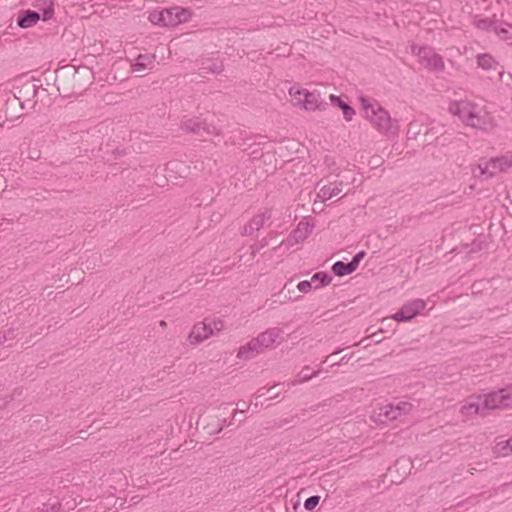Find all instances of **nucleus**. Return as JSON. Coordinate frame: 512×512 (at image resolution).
<instances>
[{"label":"nucleus","mask_w":512,"mask_h":512,"mask_svg":"<svg viewBox=\"0 0 512 512\" xmlns=\"http://www.w3.org/2000/svg\"><path fill=\"white\" fill-rule=\"evenodd\" d=\"M448 111L458 117L465 126L485 132H490L496 127V121L492 114L470 100L451 101Z\"/></svg>","instance_id":"nucleus-1"},{"label":"nucleus","mask_w":512,"mask_h":512,"mask_svg":"<svg viewBox=\"0 0 512 512\" xmlns=\"http://www.w3.org/2000/svg\"><path fill=\"white\" fill-rule=\"evenodd\" d=\"M359 101L365 111L366 118L380 133L387 134L397 130L398 127L393 125L389 112L379 103L364 96H361Z\"/></svg>","instance_id":"nucleus-2"},{"label":"nucleus","mask_w":512,"mask_h":512,"mask_svg":"<svg viewBox=\"0 0 512 512\" xmlns=\"http://www.w3.org/2000/svg\"><path fill=\"white\" fill-rule=\"evenodd\" d=\"M191 17V11L188 8L173 6L161 11L154 10L149 14L148 19L151 23L159 26H177L186 22Z\"/></svg>","instance_id":"nucleus-3"},{"label":"nucleus","mask_w":512,"mask_h":512,"mask_svg":"<svg viewBox=\"0 0 512 512\" xmlns=\"http://www.w3.org/2000/svg\"><path fill=\"white\" fill-rule=\"evenodd\" d=\"M512 166V160L508 157H494L489 160H481L478 166L472 170L475 177L489 179L497 173L506 171Z\"/></svg>","instance_id":"nucleus-4"},{"label":"nucleus","mask_w":512,"mask_h":512,"mask_svg":"<svg viewBox=\"0 0 512 512\" xmlns=\"http://www.w3.org/2000/svg\"><path fill=\"white\" fill-rule=\"evenodd\" d=\"M290 95L294 97L298 105H301L305 110L316 111L325 110L327 103L321 99V95L318 91H309L307 89H296L292 87L290 89Z\"/></svg>","instance_id":"nucleus-5"},{"label":"nucleus","mask_w":512,"mask_h":512,"mask_svg":"<svg viewBox=\"0 0 512 512\" xmlns=\"http://www.w3.org/2000/svg\"><path fill=\"white\" fill-rule=\"evenodd\" d=\"M481 402L486 414L490 410L510 406L512 404V386L481 395Z\"/></svg>","instance_id":"nucleus-6"},{"label":"nucleus","mask_w":512,"mask_h":512,"mask_svg":"<svg viewBox=\"0 0 512 512\" xmlns=\"http://www.w3.org/2000/svg\"><path fill=\"white\" fill-rule=\"evenodd\" d=\"M53 15V2H50V5L41 9L40 11L30 9L20 10L17 15L16 23L21 28H30L35 26L40 19L46 21L51 19Z\"/></svg>","instance_id":"nucleus-7"},{"label":"nucleus","mask_w":512,"mask_h":512,"mask_svg":"<svg viewBox=\"0 0 512 512\" xmlns=\"http://www.w3.org/2000/svg\"><path fill=\"white\" fill-rule=\"evenodd\" d=\"M180 128L186 133H192L199 137L218 134V130L214 125L201 120L199 117L184 116L181 120Z\"/></svg>","instance_id":"nucleus-8"},{"label":"nucleus","mask_w":512,"mask_h":512,"mask_svg":"<svg viewBox=\"0 0 512 512\" xmlns=\"http://www.w3.org/2000/svg\"><path fill=\"white\" fill-rule=\"evenodd\" d=\"M222 327L221 321H210L208 322L207 319L203 322H199L195 324L191 330V332L188 335V339L190 343L192 344H198L205 339H207L209 336H211L214 332V330H220Z\"/></svg>","instance_id":"nucleus-9"},{"label":"nucleus","mask_w":512,"mask_h":512,"mask_svg":"<svg viewBox=\"0 0 512 512\" xmlns=\"http://www.w3.org/2000/svg\"><path fill=\"white\" fill-rule=\"evenodd\" d=\"M426 307L422 299H414L405 303L394 315L393 319L398 322H407L421 314Z\"/></svg>","instance_id":"nucleus-10"},{"label":"nucleus","mask_w":512,"mask_h":512,"mask_svg":"<svg viewBox=\"0 0 512 512\" xmlns=\"http://www.w3.org/2000/svg\"><path fill=\"white\" fill-rule=\"evenodd\" d=\"M412 52L425 62L427 67L435 71H442L444 69L442 57L435 53L432 48L412 46Z\"/></svg>","instance_id":"nucleus-11"},{"label":"nucleus","mask_w":512,"mask_h":512,"mask_svg":"<svg viewBox=\"0 0 512 512\" xmlns=\"http://www.w3.org/2000/svg\"><path fill=\"white\" fill-rule=\"evenodd\" d=\"M273 210L265 208L260 210L249 222L243 227L242 235L250 236L259 231L265 223L272 218Z\"/></svg>","instance_id":"nucleus-12"},{"label":"nucleus","mask_w":512,"mask_h":512,"mask_svg":"<svg viewBox=\"0 0 512 512\" xmlns=\"http://www.w3.org/2000/svg\"><path fill=\"white\" fill-rule=\"evenodd\" d=\"M460 412L466 417L472 415L485 416L486 413L481 402V395L469 397L466 403L461 407Z\"/></svg>","instance_id":"nucleus-13"},{"label":"nucleus","mask_w":512,"mask_h":512,"mask_svg":"<svg viewBox=\"0 0 512 512\" xmlns=\"http://www.w3.org/2000/svg\"><path fill=\"white\" fill-rule=\"evenodd\" d=\"M263 351L264 349L260 347L257 338H253L247 344L239 348L237 357L239 359L249 360L262 353Z\"/></svg>","instance_id":"nucleus-14"},{"label":"nucleus","mask_w":512,"mask_h":512,"mask_svg":"<svg viewBox=\"0 0 512 512\" xmlns=\"http://www.w3.org/2000/svg\"><path fill=\"white\" fill-rule=\"evenodd\" d=\"M18 109H23L21 101L15 96H9L5 100V122L12 123L14 120L20 118L23 114L16 115L14 113V110Z\"/></svg>","instance_id":"nucleus-15"},{"label":"nucleus","mask_w":512,"mask_h":512,"mask_svg":"<svg viewBox=\"0 0 512 512\" xmlns=\"http://www.w3.org/2000/svg\"><path fill=\"white\" fill-rule=\"evenodd\" d=\"M281 335V330L279 328H270L266 331L260 333L256 338L259 342L260 347L264 350L273 346L276 342L277 338Z\"/></svg>","instance_id":"nucleus-16"},{"label":"nucleus","mask_w":512,"mask_h":512,"mask_svg":"<svg viewBox=\"0 0 512 512\" xmlns=\"http://www.w3.org/2000/svg\"><path fill=\"white\" fill-rule=\"evenodd\" d=\"M329 98H330L332 105H334L342 110L343 116L346 121H351L353 119V116L355 115V110L352 106H350L340 96L331 94L329 96Z\"/></svg>","instance_id":"nucleus-17"},{"label":"nucleus","mask_w":512,"mask_h":512,"mask_svg":"<svg viewBox=\"0 0 512 512\" xmlns=\"http://www.w3.org/2000/svg\"><path fill=\"white\" fill-rule=\"evenodd\" d=\"M200 69L205 72L220 74L224 70V64L218 58H203L200 61Z\"/></svg>","instance_id":"nucleus-18"},{"label":"nucleus","mask_w":512,"mask_h":512,"mask_svg":"<svg viewBox=\"0 0 512 512\" xmlns=\"http://www.w3.org/2000/svg\"><path fill=\"white\" fill-rule=\"evenodd\" d=\"M154 54H140L136 57L135 62L132 64L134 71H142L144 69H152L155 62Z\"/></svg>","instance_id":"nucleus-19"},{"label":"nucleus","mask_w":512,"mask_h":512,"mask_svg":"<svg viewBox=\"0 0 512 512\" xmlns=\"http://www.w3.org/2000/svg\"><path fill=\"white\" fill-rule=\"evenodd\" d=\"M313 224H310L308 221H300L297 227L292 231L293 237L298 238L301 242L304 241L313 230Z\"/></svg>","instance_id":"nucleus-20"},{"label":"nucleus","mask_w":512,"mask_h":512,"mask_svg":"<svg viewBox=\"0 0 512 512\" xmlns=\"http://www.w3.org/2000/svg\"><path fill=\"white\" fill-rule=\"evenodd\" d=\"M378 417L381 422L393 421L399 417V412H396L394 404L391 403L379 408Z\"/></svg>","instance_id":"nucleus-21"},{"label":"nucleus","mask_w":512,"mask_h":512,"mask_svg":"<svg viewBox=\"0 0 512 512\" xmlns=\"http://www.w3.org/2000/svg\"><path fill=\"white\" fill-rule=\"evenodd\" d=\"M341 191V184L338 185L330 183L328 185H324L320 189L318 196L321 197L324 201H326L331 199L333 196L338 195L339 193H341Z\"/></svg>","instance_id":"nucleus-22"},{"label":"nucleus","mask_w":512,"mask_h":512,"mask_svg":"<svg viewBox=\"0 0 512 512\" xmlns=\"http://www.w3.org/2000/svg\"><path fill=\"white\" fill-rule=\"evenodd\" d=\"M331 270L336 276H345L353 273L356 268L352 265L351 262L345 263L343 261H336L332 265Z\"/></svg>","instance_id":"nucleus-23"},{"label":"nucleus","mask_w":512,"mask_h":512,"mask_svg":"<svg viewBox=\"0 0 512 512\" xmlns=\"http://www.w3.org/2000/svg\"><path fill=\"white\" fill-rule=\"evenodd\" d=\"M494 32L502 39V40H510L512 39V25L500 20H497L496 26L494 28Z\"/></svg>","instance_id":"nucleus-24"},{"label":"nucleus","mask_w":512,"mask_h":512,"mask_svg":"<svg viewBox=\"0 0 512 512\" xmlns=\"http://www.w3.org/2000/svg\"><path fill=\"white\" fill-rule=\"evenodd\" d=\"M477 64L484 70H495L498 62L490 54H479L477 56Z\"/></svg>","instance_id":"nucleus-25"},{"label":"nucleus","mask_w":512,"mask_h":512,"mask_svg":"<svg viewBox=\"0 0 512 512\" xmlns=\"http://www.w3.org/2000/svg\"><path fill=\"white\" fill-rule=\"evenodd\" d=\"M61 510L62 504L57 499H49L37 507V512H60Z\"/></svg>","instance_id":"nucleus-26"},{"label":"nucleus","mask_w":512,"mask_h":512,"mask_svg":"<svg viewBox=\"0 0 512 512\" xmlns=\"http://www.w3.org/2000/svg\"><path fill=\"white\" fill-rule=\"evenodd\" d=\"M310 367L305 366L303 369L298 373L297 379L292 382V385H295L296 383H303L309 381L312 377L317 376L320 373V370H316L313 372H309Z\"/></svg>","instance_id":"nucleus-27"},{"label":"nucleus","mask_w":512,"mask_h":512,"mask_svg":"<svg viewBox=\"0 0 512 512\" xmlns=\"http://www.w3.org/2000/svg\"><path fill=\"white\" fill-rule=\"evenodd\" d=\"M311 281L312 282H316V281L319 282V285L315 286V289H317V288L324 287V286L330 284V282L332 281V276L329 273H327V272H323V271L316 272L312 276Z\"/></svg>","instance_id":"nucleus-28"},{"label":"nucleus","mask_w":512,"mask_h":512,"mask_svg":"<svg viewBox=\"0 0 512 512\" xmlns=\"http://www.w3.org/2000/svg\"><path fill=\"white\" fill-rule=\"evenodd\" d=\"M486 246H487L486 236L483 234H480L469 245V252L470 253L479 252V251L483 250L484 248H486Z\"/></svg>","instance_id":"nucleus-29"},{"label":"nucleus","mask_w":512,"mask_h":512,"mask_svg":"<svg viewBox=\"0 0 512 512\" xmlns=\"http://www.w3.org/2000/svg\"><path fill=\"white\" fill-rule=\"evenodd\" d=\"M496 454L507 456L512 452V439L500 441L494 447Z\"/></svg>","instance_id":"nucleus-30"},{"label":"nucleus","mask_w":512,"mask_h":512,"mask_svg":"<svg viewBox=\"0 0 512 512\" xmlns=\"http://www.w3.org/2000/svg\"><path fill=\"white\" fill-rule=\"evenodd\" d=\"M497 20L490 18H482L475 21V25L477 28L487 31H493L496 26Z\"/></svg>","instance_id":"nucleus-31"},{"label":"nucleus","mask_w":512,"mask_h":512,"mask_svg":"<svg viewBox=\"0 0 512 512\" xmlns=\"http://www.w3.org/2000/svg\"><path fill=\"white\" fill-rule=\"evenodd\" d=\"M301 241L298 240V238L293 237V233L291 232L289 236L281 242V244L277 247H274V250H278L281 248H284L285 250H289L291 247H293L295 244L300 243Z\"/></svg>","instance_id":"nucleus-32"},{"label":"nucleus","mask_w":512,"mask_h":512,"mask_svg":"<svg viewBox=\"0 0 512 512\" xmlns=\"http://www.w3.org/2000/svg\"><path fill=\"white\" fill-rule=\"evenodd\" d=\"M301 241L298 240V238L293 237V233L291 232L289 236L281 242V244L277 247H274V250H278L281 248H284L285 250H289L291 247H293L295 244L300 243Z\"/></svg>","instance_id":"nucleus-33"},{"label":"nucleus","mask_w":512,"mask_h":512,"mask_svg":"<svg viewBox=\"0 0 512 512\" xmlns=\"http://www.w3.org/2000/svg\"><path fill=\"white\" fill-rule=\"evenodd\" d=\"M394 409L399 412V417L408 414L412 409V404L405 401H399L394 404Z\"/></svg>","instance_id":"nucleus-34"},{"label":"nucleus","mask_w":512,"mask_h":512,"mask_svg":"<svg viewBox=\"0 0 512 512\" xmlns=\"http://www.w3.org/2000/svg\"><path fill=\"white\" fill-rule=\"evenodd\" d=\"M319 501H320V496H318V495L310 496L305 500L304 507L306 510L311 511L319 504Z\"/></svg>","instance_id":"nucleus-35"},{"label":"nucleus","mask_w":512,"mask_h":512,"mask_svg":"<svg viewBox=\"0 0 512 512\" xmlns=\"http://www.w3.org/2000/svg\"><path fill=\"white\" fill-rule=\"evenodd\" d=\"M312 281L304 280L298 283L297 288L300 292L308 293L312 289Z\"/></svg>","instance_id":"nucleus-36"},{"label":"nucleus","mask_w":512,"mask_h":512,"mask_svg":"<svg viewBox=\"0 0 512 512\" xmlns=\"http://www.w3.org/2000/svg\"><path fill=\"white\" fill-rule=\"evenodd\" d=\"M366 253L364 251H359L358 253H356L352 260L350 261L352 263V265L357 269L361 260L365 257Z\"/></svg>","instance_id":"nucleus-37"},{"label":"nucleus","mask_w":512,"mask_h":512,"mask_svg":"<svg viewBox=\"0 0 512 512\" xmlns=\"http://www.w3.org/2000/svg\"><path fill=\"white\" fill-rule=\"evenodd\" d=\"M268 245V241L266 238H263L259 241V243L251 246L252 254L255 255L256 252L260 251L262 248Z\"/></svg>","instance_id":"nucleus-38"},{"label":"nucleus","mask_w":512,"mask_h":512,"mask_svg":"<svg viewBox=\"0 0 512 512\" xmlns=\"http://www.w3.org/2000/svg\"><path fill=\"white\" fill-rule=\"evenodd\" d=\"M3 338H4V340L6 341V340H8V339H12V338H14V335H13V333H12V332H10V331H9V332H8V334H4V335H3Z\"/></svg>","instance_id":"nucleus-39"},{"label":"nucleus","mask_w":512,"mask_h":512,"mask_svg":"<svg viewBox=\"0 0 512 512\" xmlns=\"http://www.w3.org/2000/svg\"><path fill=\"white\" fill-rule=\"evenodd\" d=\"M226 425H228V424H227V421H226V419H223V420H222V424H221V426H220V428H219V430H218V433H219L220 431H222V429H223Z\"/></svg>","instance_id":"nucleus-40"},{"label":"nucleus","mask_w":512,"mask_h":512,"mask_svg":"<svg viewBox=\"0 0 512 512\" xmlns=\"http://www.w3.org/2000/svg\"><path fill=\"white\" fill-rule=\"evenodd\" d=\"M160 324H161V326H166L165 321H161Z\"/></svg>","instance_id":"nucleus-41"}]
</instances>
